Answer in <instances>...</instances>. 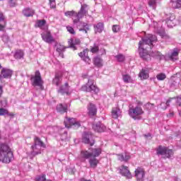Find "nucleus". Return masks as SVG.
I'll return each instance as SVG.
<instances>
[{"mask_svg": "<svg viewBox=\"0 0 181 181\" xmlns=\"http://www.w3.org/2000/svg\"><path fill=\"white\" fill-rule=\"evenodd\" d=\"M158 40L157 37L152 34H148L141 41L139 42V52L140 57L146 62L151 60V55L146 49H151L153 43Z\"/></svg>", "mask_w": 181, "mask_h": 181, "instance_id": "1", "label": "nucleus"}, {"mask_svg": "<svg viewBox=\"0 0 181 181\" xmlns=\"http://www.w3.org/2000/svg\"><path fill=\"white\" fill-rule=\"evenodd\" d=\"M101 154L100 148H90L89 151H81V157L85 159H89L90 168L95 169L99 164V160L95 158Z\"/></svg>", "mask_w": 181, "mask_h": 181, "instance_id": "2", "label": "nucleus"}, {"mask_svg": "<svg viewBox=\"0 0 181 181\" xmlns=\"http://www.w3.org/2000/svg\"><path fill=\"white\" fill-rule=\"evenodd\" d=\"M13 158V153L11 151V147L8 144H0V162L4 163H9Z\"/></svg>", "mask_w": 181, "mask_h": 181, "instance_id": "3", "label": "nucleus"}, {"mask_svg": "<svg viewBox=\"0 0 181 181\" xmlns=\"http://www.w3.org/2000/svg\"><path fill=\"white\" fill-rule=\"evenodd\" d=\"M30 81H31V85L34 87L37 86L40 88L41 90H44L43 87V81L42 79V76L40 75V73L39 71H36L35 72V75H32L30 77Z\"/></svg>", "mask_w": 181, "mask_h": 181, "instance_id": "4", "label": "nucleus"}, {"mask_svg": "<svg viewBox=\"0 0 181 181\" xmlns=\"http://www.w3.org/2000/svg\"><path fill=\"white\" fill-rule=\"evenodd\" d=\"M81 91H84L86 93H95L98 94L100 91L98 87L95 85L94 80L89 79L86 84L81 86Z\"/></svg>", "mask_w": 181, "mask_h": 181, "instance_id": "5", "label": "nucleus"}, {"mask_svg": "<svg viewBox=\"0 0 181 181\" xmlns=\"http://www.w3.org/2000/svg\"><path fill=\"white\" fill-rule=\"evenodd\" d=\"M144 114V111L140 106H136V107H130L129 110H128V115L131 117H132L133 119H141V116Z\"/></svg>", "mask_w": 181, "mask_h": 181, "instance_id": "6", "label": "nucleus"}, {"mask_svg": "<svg viewBox=\"0 0 181 181\" xmlns=\"http://www.w3.org/2000/svg\"><path fill=\"white\" fill-rule=\"evenodd\" d=\"M89 49L88 48L84 49L81 51L79 54V57H81V60L84 61L85 63L87 64H91V58L88 56Z\"/></svg>", "mask_w": 181, "mask_h": 181, "instance_id": "7", "label": "nucleus"}, {"mask_svg": "<svg viewBox=\"0 0 181 181\" xmlns=\"http://www.w3.org/2000/svg\"><path fill=\"white\" fill-rule=\"evenodd\" d=\"M41 38H42V40L46 43L50 44L54 42V38H53L51 31L49 30L42 33V34H41Z\"/></svg>", "mask_w": 181, "mask_h": 181, "instance_id": "8", "label": "nucleus"}, {"mask_svg": "<svg viewBox=\"0 0 181 181\" xmlns=\"http://www.w3.org/2000/svg\"><path fill=\"white\" fill-rule=\"evenodd\" d=\"M83 142L84 144H89L90 146H93L95 144V140L93 138L92 134H89L86 132L83 134Z\"/></svg>", "mask_w": 181, "mask_h": 181, "instance_id": "9", "label": "nucleus"}, {"mask_svg": "<svg viewBox=\"0 0 181 181\" xmlns=\"http://www.w3.org/2000/svg\"><path fill=\"white\" fill-rule=\"evenodd\" d=\"M88 116L90 117H95L98 113V108L93 103H89L87 107Z\"/></svg>", "mask_w": 181, "mask_h": 181, "instance_id": "10", "label": "nucleus"}, {"mask_svg": "<svg viewBox=\"0 0 181 181\" xmlns=\"http://www.w3.org/2000/svg\"><path fill=\"white\" fill-rule=\"evenodd\" d=\"M134 174L138 181H143L145 176V170L144 168L139 167L134 170Z\"/></svg>", "mask_w": 181, "mask_h": 181, "instance_id": "11", "label": "nucleus"}, {"mask_svg": "<svg viewBox=\"0 0 181 181\" xmlns=\"http://www.w3.org/2000/svg\"><path fill=\"white\" fill-rule=\"evenodd\" d=\"M62 78H63V72L58 71L56 72L55 76H54V78L52 79V84L55 86H60L62 81Z\"/></svg>", "mask_w": 181, "mask_h": 181, "instance_id": "12", "label": "nucleus"}, {"mask_svg": "<svg viewBox=\"0 0 181 181\" xmlns=\"http://www.w3.org/2000/svg\"><path fill=\"white\" fill-rule=\"evenodd\" d=\"M69 84L66 82L64 84L62 85L61 88H59L58 93L62 95H69Z\"/></svg>", "mask_w": 181, "mask_h": 181, "instance_id": "13", "label": "nucleus"}, {"mask_svg": "<svg viewBox=\"0 0 181 181\" xmlns=\"http://www.w3.org/2000/svg\"><path fill=\"white\" fill-rule=\"evenodd\" d=\"M119 173L124 177H127L128 179H132V173H130L129 168L126 165H122L121 168L119 169Z\"/></svg>", "mask_w": 181, "mask_h": 181, "instance_id": "14", "label": "nucleus"}, {"mask_svg": "<svg viewBox=\"0 0 181 181\" xmlns=\"http://www.w3.org/2000/svg\"><path fill=\"white\" fill-rule=\"evenodd\" d=\"M1 74H2L4 78H11L12 75L13 74V71L4 67L1 69Z\"/></svg>", "mask_w": 181, "mask_h": 181, "instance_id": "15", "label": "nucleus"}, {"mask_svg": "<svg viewBox=\"0 0 181 181\" xmlns=\"http://www.w3.org/2000/svg\"><path fill=\"white\" fill-rule=\"evenodd\" d=\"M93 129L98 133H101L105 131V127L101 122H96L93 124Z\"/></svg>", "mask_w": 181, "mask_h": 181, "instance_id": "16", "label": "nucleus"}, {"mask_svg": "<svg viewBox=\"0 0 181 181\" xmlns=\"http://www.w3.org/2000/svg\"><path fill=\"white\" fill-rule=\"evenodd\" d=\"M181 52V49L180 48H174L173 53L168 55V59L172 61L178 60L179 53Z\"/></svg>", "mask_w": 181, "mask_h": 181, "instance_id": "17", "label": "nucleus"}, {"mask_svg": "<svg viewBox=\"0 0 181 181\" xmlns=\"http://www.w3.org/2000/svg\"><path fill=\"white\" fill-rule=\"evenodd\" d=\"M35 14V10H33L29 7L23 10V15L25 17H33Z\"/></svg>", "mask_w": 181, "mask_h": 181, "instance_id": "18", "label": "nucleus"}, {"mask_svg": "<svg viewBox=\"0 0 181 181\" xmlns=\"http://www.w3.org/2000/svg\"><path fill=\"white\" fill-rule=\"evenodd\" d=\"M76 120L74 118L66 117L64 120L65 127L67 129H70L74 123H76Z\"/></svg>", "mask_w": 181, "mask_h": 181, "instance_id": "19", "label": "nucleus"}, {"mask_svg": "<svg viewBox=\"0 0 181 181\" xmlns=\"http://www.w3.org/2000/svg\"><path fill=\"white\" fill-rule=\"evenodd\" d=\"M119 112H120L119 107H112L111 111L112 119H117Z\"/></svg>", "mask_w": 181, "mask_h": 181, "instance_id": "20", "label": "nucleus"}, {"mask_svg": "<svg viewBox=\"0 0 181 181\" xmlns=\"http://www.w3.org/2000/svg\"><path fill=\"white\" fill-rule=\"evenodd\" d=\"M139 76L141 80H146L148 79V71L144 69H141L139 74Z\"/></svg>", "mask_w": 181, "mask_h": 181, "instance_id": "21", "label": "nucleus"}, {"mask_svg": "<svg viewBox=\"0 0 181 181\" xmlns=\"http://www.w3.org/2000/svg\"><path fill=\"white\" fill-rule=\"evenodd\" d=\"M24 57V52L21 49H16L14 53V58L16 60H20L21 59H23Z\"/></svg>", "mask_w": 181, "mask_h": 181, "instance_id": "22", "label": "nucleus"}, {"mask_svg": "<svg viewBox=\"0 0 181 181\" xmlns=\"http://www.w3.org/2000/svg\"><path fill=\"white\" fill-rule=\"evenodd\" d=\"M93 64H95V66L98 68L103 67L102 58L99 57H95V58H93Z\"/></svg>", "mask_w": 181, "mask_h": 181, "instance_id": "23", "label": "nucleus"}, {"mask_svg": "<svg viewBox=\"0 0 181 181\" xmlns=\"http://www.w3.org/2000/svg\"><path fill=\"white\" fill-rule=\"evenodd\" d=\"M37 146H40V147H43L45 146V144L43 143V141H42V140H40L39 137L35 136L34 144L32 146L33 148H36Z\"/></svg>", "mask_w": 181, "mask_h": 181, "instance_id": "24", "label": "nucleus"}, {"mask_svg": "<svg viewBox=\"0 0 181 181\" xmlns=\"http://www.w3.org/2000/svg\"><path fill=\"white\" fill-rule=\"evenodd\" d=\"M104 30V23L99 22L95 26V33H101Z\"/></svg>", "mask_w": 181, "mask_h": 181, "instance_id": "25", "label": "nucleus"}, {"mask_svg": "<svg viewBox=\"0 0 181 181\" xmlns=\"http://www.w3.org/2000/svg\"><path fill=\"white\" fill-rule=\"evenodd\" d=\"M68 110V106L66 105H63V104L60 103L58 106H57V111L64 114Z\"/></svg>", "mask_w": 181, "mask_h": 181, "instance_id": "26", "label": "nucleus"}, {"mask_svg": "<svg viewBox=\"0 0 181 181\" xmlns=\"http://www.w3.org/2000/svg\"><path fill=\"white\" fill-rule=\"evenodd\" d=\"M168 150H169V148H168L166 146H158L157 148V155L163 156Z\"/></svg>", "mask_w": 181, "mask_h": 181, "instance_id": "27", "label": "nucleus"}, {"mask_svg": "<svg viewBox=\"0 0 181 181\" xmlns=\"http://www.w3.org/2000/svg\"><path fill=\"white\" fill-rule=\"evenodd\" d=\"M32 151L30 153V155L34 157L36 156L37 155H40L42 153V151L40 148H38L37 146L36 148H33V146H31Z\"/></svg>", "mask_w": 181, "mask_h": 181, "instance_id": "28", "label": "nucleus"}, {"mask_svg": "<svg viewBox=\"0 0 181 181\" xmlns=\"http://www.w3.org/2000/svg\"><path fill=\"white\" fill-rule=\"evenodd\" d=\"M46 20H37L36 21V27L40 29H43V26L46 25Z\"/></svg>", "mask_w": 181, "mask_h": 181, "instance_id": "29", "label": "nucleus"}, {"mask_svg": "<svg viewBox=\"0 0 181 181\" xmlns=\"http://www.w3.org/2000/svg\"><path fill=\"white\" fill-rule=\"evenodd\" d=\"M65 16L67 17H74V16H79L78 13L74 11H69L64 13Z\"/></svg>", "mask_w": 181, "mask_h": 181, "instance_id": "30", "label": "nucleus"}, {"mask_svg": "<svg viewBox=\"0 0 181 181\" xmlns=\"http://www.w3.org/2000/svg\"><path fill=\"white\" fill-rule=\"evenodd\" d=\"M35 181H52L51 180L46 179V175H37L36 177H35Z\"/></svg>", "mask_w": 181, "mask_h": 181, "instance_id": "31", "label": "nucleus"}, {"mask_svg": "<svg viewBox=\"0 0 181 181\" xmlns=\"http://www.w3.org/2000/svg\"><path fill=\"white\" fill-rule=\"evenodd\" d=\"M68 45L69 48H72L74 50H76L77 48L76 47V45L74 42V38H69L68 40Z\"/></svg>", "mask_w": 181, "mask_h": 181, "instance_id": "32", "label": "nucleus"}, {"mask_svg": "<svg viewBox=\"0 0 181 181\" xmlns=\"http://www.w3.org/2000/svg\"><path fill=\"white\" fill-rule=\"evenodd\" d=\"M123 81L126 83H132V76L129 75H123Z\"/></svg>", "mask_w": 181, "mask_h": 181, "instance_id": "33", "label": "nucleus"}, {"mask_svg": "<svg viewBox=\"0 0 181 181\" xmlns=\"http://www.w3.org/2000/svg\"><path fill=\"white\" fill-rule=\"evenodd\" d=\"M90 52L93 54H97L99 52V47L98 45L90 47Z\"/></svg>", "mask_w": 181, "mask_h": 181, "instance_id": "34", "label": "nucleus"}, {"mask_svg": "<svg viewBox=\"0 0 181 181\" xmlns=\"http://www.w3.org/2000/svg\"><path fill=\"white\" fill-rule=\"evenodd\" d=\"M148 4L152 9H156V0H149Z\"/></svg>", "mask_w": 181, "mask_h": 181, "instance_id": "35", "label": "nucleus"}, {"mask_svg": "<svg viewBox=\"0 0 181 181\" xmlns=\"http://www.w3.org/2000/svg\"><path fill=\"white\" fill-rule=\"evenodd\" d=\"M115 58L117 59L118 62H123L125 61V57L121 54L115 56Z\"/></svg>", "mask_w": 181, "mask_h": 181, "instance_id": "36", "label": "nucleus"}, {"mask_svg": "<svg viewBox=\"0 0 181 181\" xmlns=\"http://www.w3.org/2000/svg\"><path fill=\"white\" fill-rule=\"evenodd\" d=\"M66 48H68V47H66L62 46V45H59L57 48V52H59V54L63 55V54H62V52H64L65 49H66Z\"/></svg>", "mask_w": 181, "mask_h": 181, "instance_id": "37", "label": "nucleus"}, {"mask_svg": "<svg viewBox=\"0 0 181 181\" xmlns=\"http://www.w3.org/2000/svg\"><path fill=\"white\" fill-rule=\"evenodd\" d=\"M164 155L166 158H170L173 155V151L172 149H168L164 153Z\"/></svg>", "mask_w": 181, "mask_h": 181, "instance_id": "38", "label": "nucleus"}, {"mask_svg": "<svg viewBox=\"0 0 181 181\" xmlns=\"http://www.w3.org/2000/svg\"><path fill=\"white\" fill-rule=\"evenodd\" d=\"M88 13V11L86 10V9H80V11L78 12V16H85Z\"/></svg>", "mask_w": 181, "mask_h": 181, "instance_id": "39", "label": "nucleus"}, {"mask_svg": "<svg viewBox=\"0 0 181 181\" xmlns=\"http://www.w3.org/2000/svg\"><path fill=\"white\" fill-rule=\"evenodd\" d=\"M83 17V16H74L72 17V21H74V24H76L79 23L80 19H81Z\"/></svg>", "mask_w": 181, "mask_h": 181, "instance_id": "40", "label": "nucleus"}, {"mask_svg": "<svg viewBox=\"0 0 181 181\" xmlns=\"http://www.w3.org/2000/svg\"><path fill=\"white\" fill-rule=\"evenodd\" d=\"M112 30L114 33H117L120 30V27L119 25H113L112 27Z\"/></svg>", "mask_w": 181, "mask_h": 181, "instance_id": "41", "label": "nucleus"}, {"mask_svg": "<svg viewBox=\"0 0 181 181\" xmlns=\"http://www.w3.org/2000/svg\"><path fill=\"white\" fill-rule=\"evenodd\" d=\"M8 110L4 107H0V117L6 116L8 114Z\"/></svg>", "mask_w": 181, "mask_h": 181, "instance_id": "42", "label": "nucleus"}, {"mask_svg": "<svg viewBox=\"0 0 181 181\" xmlns=\"http://www.w3.org/2000/svg\"><path fill=\"white\" fill-rule=\"evenodd\" d=\"M158 81H164L166 78V75L164 74H158L156 76Z\"/></svg>", "mask_w": 181, "mask_h": 181, "instance_id": "43", "label": "nucleus"}, {"mask_svg": "<svg viewBox=\"0 0 181 181\" xmlns=\"http://www.w3.org/2000/svg\"><path fill=\"white\" fill-rule=\"evenodd\" d=\"M66 28L67 29V31L69 32V33H71V35H76V31L74 30L73 27L68 26Z\"/></svg>", "mask_w": 181, "mask_h": 181, "instance_id": "44", "label": "nucleus"}, {"mask_svg": "<svg viewBox=\"0 0 181 181\" xmlns=\"http://www.w3.org/2000/svg\"><path fill=\"white\" fill-rule=\"evenodd\" d=\"M153 57H163V54L160 52H156L151 54Z\"/></svg>", "mask_w": 181, "mask_h": 181, "instance_id": "45", "label": "nucleus"}, {"mask_svg": "<svg viewBox=\"0 0 181 181\" xmlns=\"http://www.w3.org/2000/svg\"><path fill=\"white\" fill-rule=\"evenodd\" d=\"M49 1L50 8L54 9L56 8L55 0H49Z\"/></svg>", "mask_w": 181, "mask_h": 181, "instance_id": "46", "label": "nucleus"}, {"mask_svg": "<svg viewBox=\"0 0 181 181\" xmlns=\"http://www.w3.org/2000/svg\"><path fill=\"white\" fill-rule=\"evenodd\" d=\"M6 27V21H4V24H0V31H4Z\"/></svg>", "mask_w": 181, "mask_h": 181, "instance_id": "47", "label": "nucleus"}, {"mask_svg": "<svg viewBox=\"0 0 181 181\" xmlns=\"http://www.w3.org/2000/svg\"><path fill=\"white\" fill-rule=\"evenodd\" d=\"M5 22V16L2 12H0V22Z\"/></svg>", "mask_w": 181, "mask_h": 181, "instance_id": "48", "label": "nucleus"}, {"mask_svg": "<svg viewBox=\"0 0 181 181\" xmlns=\"http://www.w3.org/2000/svg\"><path fill=\"white\" fill-rule=\"evenodd\" d=\"M74 44L75 45H79L81 44V41H80L79 38L74 39Z\"/></svg>", "mask_w": 181, "mask_h": 181, "instance_id": "49", "label": "nucleus"}, {"mask_svg": "<svg viewBox=\"0 0 181 181\" xmlns=\"http://www.w3.org/2000/svg\"><path fill=\"white\" fill-rule=\"evenodd\" d=\"M181 8V0H177L175 8Z\"/></svg>", "mask_w": 181, "mask_h": 181, "instance_id": "50", "label": "nucleus"}, {"mask_svg": "<svg viewBox=\"0 0 181 181\" xmlns=\"http://www.w3.org/2000/svg\"><path fill=\"white\" fill-rule=\"evenodd\" d=\"M72 126H74L76 128H79L81 127V123L78 121H76L75 123L72 124Z\"/></svg>", "mask_w": 181, "mask_h": 181, "instance_id": "51", "label": "nucleus"}, {"mask_svg": "<svg viewBox=\"0 0 181 181\" xmlns=\"http://www.w3.org/2000/svg\"><path fill=\"white\" fill-rule=\"evenodd\" d=\"M174 115H175V113L172 110H170V113L167 115V117L170 118V117H173Z\"/></svg>", "mask_w": 181, "mask_h": 181, "instance_id": "52", "label": "nucleus"}, {"mask_svg": "<svg viewBox=\"0 0 181 181\" xmlns=\"http://www.w3.org/2000/svg\"><path fill=\"white\" fill-rule=\"evenodd\" d=\"M3 93H4V90H3V86L0 85V98H1Z\"/></svg>", "mask_w": 181, "mask_h": 181, "instance_id": "53", "label": "nucleus"}, {"mask_svg": "<svg viewBox=\"0 0 181 181\" xmlns=\"http://www.w3.org/2000/svg\"><path fill=\"white\" fill-rule=\"evenodd\" d=\"M129 158H130V156L126 155V156H124V157H123V160L127 161L129 160Z\"/></svg>", "mask_w": 181, "mask_h": 181, "instance_id": "54", "label": "nucleus"}, {"mask_svg": "<svg viewBox=\"0 0 181 181\" xmlns=\"http://www.w3.org/2000/svg\"><path fill=\"white\" fill-rule=\"evenodd\" d=\"M6 115L8 116V117H14V113L13 112H7V113L6 114Z\"/></svg>", "mask_w": 181, "mask_h": 181, "instance_id": "55", "label": "nucleus"}, {"mask_svg": "<svg viewBox=\"0 0 181 181\" xmlns=\"http://www.w3.org/2000/svg\"><path fill=\"white\" fill-rule=\"evenodd\" d=\"M87 7H88V4H83V6H81V9L80 10H83L86 9Z\"/></svg>", "mask_w": 181, "mask_h": 181, "instance_id": "56", "label": "nucleus"}, {"mask_svg": "<svg viewBox=\"0 0 181 181\" xmlns=\"http://www.w3.org/2000/svg\"><path fill=\"white\" fill-rule=\"evenodd\" d=\"M177 103L180 107H181V98H177Z\"/></svg>", "mask_w": 181, "mask_h": 181, "instance_id": "57", "label": "nucleus"}, {"mask_svg": "<svg viewBox=\"0 0 181 181\" xmlns=\"http://www.w3.org/2000/svg\"><path fill=\"white\" fill-rule=\"evenodd\" d=\"M173 100V98H170V99H168V100H167V102H166V105H168L169 103H170V101H172Z\"/></svg>", "mask_w": 181, "mask_h": 181, "instance_id": "58", "label": "nucleus"}, {"mask_svg": "<svg viewBox=\"0 0 181 181\" xmlns=\"http://www.w3.org/2000/svg\"><path fill=\"white\" fill-rule=\"evenodd\" d=\"M2 78H3V75L1 74V75H0V80H1Z\"/></svg>", "mask_w": 181, "mask_h": 181, "instance_id": "59", "label": "nucleus"}, {"mask_svg": "<svg viewBox=\"0 0 181 181\" xmlns=\"http://www.w3.org/2000/svg\"><path fill=\"white\" fill-rule=\"evenodd\" d=\"M2 69V66H1V64H0V69Z\"/></svg>", "mask_w": 181, "mask_h": 181, "instance_id": "60", "label": "nucleus"}, {"mask_svg": "<svg viewBox=\"0 0 181 181\" xmlns=\"http://www.w3.org/2000/svg\"><path fill=\"white\" fill-rule=\"evenodd\" d=\"M161 105H165V103H162Z\"/></svg>", "mask_w": 181, "mask_h": 181, "instance_id": "61", "label": "nucleus"}, {"mask_svg": "<svg viewBox=\"0 0 181 181\" xmlns=\"http://www.w3.org/2000/svg\"><path fill=\"white\" fill-rule=\"evenodd\" d=\"M84 31H85V33H87V30H84Z\"/></svg>", "mask_w": 181, "mask_h": 181, "instance_id": "62", "label": "nucleus"}, {"mask_svg": "<svg viewBox=\"0 0 181 181\" xmlns=\"http://www.w3.org/2000/svg\"><path fill=\"white\" fill-rule=\"evenodd\" d=\"M180 117H181V110H180Z\"/></svg>", "mask_w": 181, "mask_h": 181, "instance_id": "63", "label": "nucleus"}, {"mask_svg": "<svg viewBox=\"0 0 181 181\" xmlns=\"http://www.w3.org/2000/svg\"><path fill=\"white\" fill-rule=\"evenodd\" d=\"M86 30H89V28H86Z\"/></svg>", "mask_w": 181, "mask_h": 181, "instance_id": "64", "label": "nucleus"}]
</instances>
